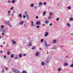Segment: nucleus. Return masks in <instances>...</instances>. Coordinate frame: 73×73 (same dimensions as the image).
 Here are the masks:
<instances>
[{"label":"nucleus","mask_w":73,"mask_h":73,"mask_svg":"<svg viewBox=\"0 0 73 73\" xmlns=\"http://www.w3.org/2000/svg\"><path fill=\"white\" fill-rule=\"evenodd\" d=\"M24 13L26 16L27 19H29V15H28V13H27V11H25V12Z\"/></svg>","instance_id":"nucleus-1"},{"label":"nucleus","mask_w":73,"mask_h":73,"mask_svg":"<svg viewBox=\"0 0 73 73\" xmlns=\"http://www.w3.org/2000/svg\"><path fill=\"white\" fill-rule=\"evenodd\" d=\"M13 70L14 72H15V73H19V71L18 70L15 69H13Z\"/></svg>","instance_id":"nucleus-2"},{"label":"nucleus","mask_w":73,"mask_h":73,"mask_svg":"<svg viewBox=\"0 0 73 73\" xmlns=\"http://www.w3.org/2000/svg\"><path fill=\"white\" fill-rule=\"evenodd\" d=\"M49 35V33L48 32H46L45 33V35H44V37H46L48 35Z\"/></svg>","instance_id":"nucleus-3"},{"label":"nucleus","mask_w":73,"mask_h":73,"mask_svg":"<svg viewBox=\"0 0 73 73\" xmlns=\"http://www.w3.org/2000/svg\"><path fill=\"white\" fill-rule=\"evenodd\" d=\"M19 24L20 25H23V24H24V21H21L19 23Z\"/></svg>","instance_id":"nucleus-4"},{"label":"nucleus","mask_w":73,"mask_h":73,"mask_svg":"<svg viewBox=\"0 0 73 73\" xmlns=\"http://www.w3.org/2000/svg\"><path fill=\"white\" fill-rule=\"evenodd\" d=\"M31 27H33L34 26V25H33V21H31Z\"/></svg>","instance_id":"nucleus-5"},{"label":"nucleus","mask_w":73,"mask_h":73,"mask_svg":"<svg viewBox=\"0 0 73 73\" xmlns=\"http://www.w3.org/2000/svg\"><path fill=\"white\" fill-rule=\"evenodd\" d=\"M64 66H67L68 65V64L67 63H64Z\"/></svg>","instance_id":"nucleus-6"},{"label":"nucleus","mask_w":73,"mask_h":73,"mask_svg":"<svg viewBox=\"0 0 73 73\" xmlns=\"http://www.w3.org/2000/svg\"><path fill=\"white\" fill-rule=\"evenodd\" d=\"M36 25H40V21H38L36 23Z\"/></svg>","instance_id":"nucleus-7"},{"label":"nucleus","mask_w":73,"mask_h":73,"mask_svg":"<svg viewBox=\"0 0 73 73\" xmlns=\"http://www.w3.org/2000/svg\"><path fill=\"white\" fill-rule=\"evenodd\" d=\"M12 42H13V44H16V41H14V40H12Z\"/></svg>","instance_id":"nucleus-8"},{"label":"nucleus","mask_w":73,"mask_h":73,"mask_svg":"<svg viewBox=\"0 0 73 73\" xmlns=\"http://www.w3.org/2000/svg\"><path fill=\"white\" fill-rule=\"evenodd\" d=\"M41 65H42V66H44L45 65V63H44V62H42L41 63Z\"/></svg>","instance_id":"nucleus-9"},{"label":"nucleus","mask_w":73,"mask_h":73,"mask_svg":"<svg viewBox=\"0 0 73 73\" xmlns=\"http://www.w3.org/2000/svg\"><path fill=\"white\" fill-rule=\"evenodd\" d=\"M58 72H60L61 70V68H58Z\"/></svg>","instance_id":"nucleus-10"},{"label":"nucleus","mask_w":73,"mask_h":73,"mask_svg":"<svg viewBox=\"0 0 73 73\" xmlns=\"http://www.w3.org/2000/svg\"><path fill=\"white\" fill-rule=\"evenodd\" d=\"M53 15V13L51 12L50 13V17H51L52 16V15Z\"/></svg>","instance_id":"nucleus-11"},{"label":"nucleus","mask_w":73,"mask_h":73,"mask_svg":"<svg viewBox=\"0 0 73 73\" xmlns=\"http://www.w3.org/2000/svg\"><path fill=\"white\" fill-rule=\"evenodd\" d=\"M42 2H39V5H42Z\"/></svg>","instance_id":"nucleus-12"},{"label":"nucleus","mask_w":73,"mask_h":73,"mask_svg":"<svg viewBox=\"0 0 73 73\" xmlns=\"http://www.w3.org/2000/svg\"><path fill=\"white\" fill-rule=\"evenodd\" d=\"M67 25L68 26V27H70V24H69V23H67Z\"/></svg>","instance_id":"nucleus-13"},{"label":"nucleus","mask_w":73,"mask_h":73,"mask_svg":"<svg viewBox=\"0 0 73 73\" xmlns=\"http://www.w3.org/2000/svg\"><path fill=\"white\" fill-rule=\"evenodd\" d=\"M28 46H32V44L31 43H29L28 44Z\"/></svg>","instance_id":"nucleus-14"},{"label":"nucleus","mask_w":73,"mask_h":73,"mask_svg":"<svg viewBox=\"0 0 73 73\" xmlns=\"http://www.w3.org/2000/svg\"><path fill=\"white\" fill-rule=\"evenodd\" d=\"M30 6H31V7H33L34 6V4H32L30 5Z\"/></svg>","instance_id":"nucleus-15"},{"label":"nucleus","mask_w":73,"mask_h":73,"mask_svg":"<svg viewBox=\"0 0 73 73\" xmlns=\"http://www.w3.org/2000/svg\"><path fill=\"white\" fill-rule=\"evenodd\" d=\"M57 41L56 40H53V43H56Z\"/></svg>","instance_id":"nucleus-16"},{"label":"nucleus","mask_w":73,"mask_h":73,"mask_svg":"<svg viewBox=\"0 0 73 73\" xmlns=\"http://www.w3.org/2000/svg\"><path fill=\"white\" fill-rule=\"evenodd\" d=\"M35 49V46H34L32 48V50H33Z\"/></svg>","instance_id":"nucleus-17"},{"label":"nucleus","mask_w":73,"mask_h":73,"mask_svg":"<svg viewBox=\"0 0 73 73\" xmlns=\"http://www.w3.org/2000/svg\"><path fill=\"white\" fill-rule=\"evenodd\" d=\"M13 57H14L13 54H12L11 55V58H13Z\"/></svg>","instance_id":"nucleus-18"},{"label":"nucleus","mask_w":73,"mask_h":73,"mask_svg":"<svg viewBox=\"0 0 73 73\" xmlns=\"http://www.w3.org/2000/svg\"><path fill=\"white\" fill-rule=\"evenodd\" d=\"M7 55H9L10 54V52L9 51H8L7 52Z\"/></svg>","instance_id":"nucleus-19"},{"label":"nucleus","mask_w":73,"mask_h":73,"mask_svg":"<svg viewBox=\"0 0 73 73\" xmlns=\"http://www.w3.org/2000/svg\"><path fill=\"white\" fill-rule=\"evenodd\" d=\"M44 22L45 23H46V24H48V23L49 22V21H45Z\"/></svg>","instance_id":"nucleus-20"},{"label":"nucleus","mask_w":73,"mask_h":73,"mask_svg":"<svg viewBox=\"0 0 73 73\" xmlns=\"http://www.w3.org/2000/svg\"><path fill=\"white\" fill-rule=\"evenodd\" d=\"M22 73H27V72L25 71H23L22 72Z\"/></svg>","instance_id":"nucleus-21"},{"label":"nucleus","mask_w":73,"mask_h":73,"mask_svg":"<svg viewBox=\"0 0 73 73\" xmlns=\"http://www.w3.org/2000/svg\"><path fill=\"white\" fill-rule=\"evenodd\" d=\"M8 25H9V27H12V25H10V23H8Z\"/></svg>","instance_id":"nucleus-22"},{"label":"nucleus","mask_w":73,"mask_h":73,"mask_svg":"<svg viewBox=\"0 0 73 73\" xmlns=\"http://www.w3.org/2000/svg\"><path fill=\"white\" fill-rule=\"evenodd\" d=\"M45 45L47 47L48 46V44H47V43H46V42H45Z\"/></svg>","instance_id":"nucleus-23"},{"label":"nucleus","mask_w":73,"mask_h":73,"mask_svg":"<svg viewBox=\"0 0 73 73\" xmlns=\"http://www.w3.org/2000/svg\"><path fill=\"white\" fill-rule=\"evenodd\" d=\"M70 21H73V18H70Z\"/></svg>","instance_id":"nucleus-24"},{"label":"nucleus","mask_w":73,"mask_h":73,"mask_svg":"<svg viewBox=\"0 0 73 73\" xmlns=\"http://www.w3.org/2000/svg\"><path fill=\"white\" fill-rule=\"evenodd\" d=\"M36 56H38V52H37L36 54Z\"/></svg>","instance_id":"nucleus-25"},{"label":"nucleus","mask_w":73,"mask_h":73,"mask_svg":"<svg viewBox=\"0 0 73 73\" xmlns=\"http://www.w3.org/2000/svg\"><path fill=\"white\" fill-rule=\"evenodd\" d=\"M13 8H14V7H11L10 9L11 11H12V10H13Z\"/></svg>","instance_id":"nucleus-26"},{"label":"nucleus","mask_w":73,"mask_h":73,"mask_svg":"<svg viewBox=\"0 0 73 73\" xmlns=\"http://www.w3.org/2000/svg\"><path fill=\"white\" fill-rule=\"evenodd\" d=\"M19 17H20L21 18L22 17V16L21 15V14H19Z\"/></svg>","instance_id":"nucleus-27"},{"label":"nucleus","mask_w":73,"mask_h":73,"mask_svg":"<svg viewBox=\"0 0 73 73\" xmlns=\"http://www.w3.org/2000/svg\"><path fill=\"white\" fill-rule=\"evenodd\" d=\"M67 8L68 9H71V7H70V6H69Z\"/></svg>","instance_id":"nucleus-28"},{"label":"nucleus","mask_w":73,"mask_h":73,"mask_svg":"<svg viewBox=\"0 0 73 73\" xmlns=\"http://www.w3.org/2000/svg\"><path fill=\"white\" fill-rule=\"evenodd\" d=\"M45 13H46V12L45 11H44L43 13V15H45Z\"/></svg>","instance_id":"nucleus-29"},{"label":"nucleus","mask_w":73,"mask_h":73,"mask_svg":"<svg viewBox=\"0 0 73 73\" xmlns=\"http://www.w3.org/2000/svg\"><path fill=\"white\" fill-rule=\"evenodd\" d=\"M19 57H21L22 56V55L21 54H20L19 55Z\"/></svg>","instance_id":"nucleus-30"},{"label":"nucleus","mask_w":73,"mask_h":73,"mask_svg":"<svg viewBox=\"0 0 73 73\" xmlns=\"http://www.w3.org/2000/svg\"><path fill=\"white\" fill-rule=\"evenodd\" d=\"M15 0L12 1V3H15Z\"/></svg>","instance_id":"nucleus-31"},{"label":"nucleus","mask_w":73,"mask_h":73,"mask_svg":"<svg viewBox=\"0 0 73 73\" xmlns=\"http://www.w3.org/2000/svg\"><path fill=\"white\" fill-rule=\"evenodd\" d=\"M40 41L41 42H43V41H44V40H43V39H41V40Z\"/></svg>","instance_id":"nucleus-32"},{"label":"nucleus","mask_w":73,"mask_h":73,"mask_svg":"<svg viewBox=\"0 0 73 73\" xmlns=\"http://www.w3.org/2000/svg\"><path fill=\"white\" fill-rule=\"evenodd\" d=\"M51 17H49L48 18V20H50L51 19Z\"/></svg>","instance_id":"nucleus-33"},{"label":"nucleus","mask_w":73,"mask_h":73,"mask_svg":"<svg viewBox=\"0 0 73 73\" xmlns=\"http://www.w3.org/2000/svg\"><path fill=\"white\" fill-rule=\"evenodd\" d=\"M36 28H40V26H39L38 25L37 26Z\"/></svg>","instance_id":"nucleus-34"},{"label":"nucleus","mask_w":73,"mask_h":73,"mask_svg":"<svg viewBox=\"0 0 73 73\" xmlns=\"http://www.w3.org/2000/svg\"><path fill=\"white\" fill-rule=\"evenodd\" d=\"M4 68H5V69L6 70H7V69H8V68H6V67L5 66L4 67Z\"/></svg>","instance_id":"nucleus-35"},{"label":"nucleus","mask_w":73,"mask_h":73,"mask_svg":"<svg viewBox=\"0 0 73 73\" xmlns=\"http://www.w3.org/2000/svg\"><path fill=\"white\" fill-rule=\"evenodd\" d=\"M71 67H73V61L72 62V64L71 66Z\"/></svg>","instance_id":"nucleus-36"},{"label":"nucleus","mask_w":73,"mask_h":73,"mask_svg":"<svg viewBox=\"0 0 73 73\" xmlns=\"http://www.w3.org/2000/svg\"><path fill=\"white\" fill-rule=\"evenodd\" d=\"M1 28H4V25H2L1 26Z\"/></svg>","instance_id":"nucleus-37"},{"label":"nucleus","mask_w":73,"mask_h":73,"mask_svg":"<svg viewBox=\"0 0 73 73\" xmlns=\"http://www.w3.org/2000/svg\"><path fill=\"white\" fill-rule=\"evenodd\" d=\"M2 73H4V70H3L2 71Z\"/></svg>","instance_id":"nucleus-38"},{"label":"nucleus","mask_w":73,"mask_h":73,"mask_svg":"<svg viewBox=\"0 0 73 73\" xmlns=\"http://www.w3.org/2000/svg\"><path fill=\"white\" fill-rule=\"evenodd\" d=\"M46 2H44V5H46Z\"/></svg>","instance_id":"nucleus-39"},{"label":"nucleus","mask_w":73,"mask_h":73,"mask_svg":"<svg viewBox=\"0 0 73 73\" xmlns=\"http://www.w3.org/2000/svg\"><path fill=\"white\" fill-rule=\"evenodd\" d=\"M50 26H52V23H50Z\"/></svg>","instance_id":"nucleus-40"},{"label":"nucleus","mask_w":73,"mask_h":73,"mask_svg":"<svg viewBox=\"0 0 73 73\" xmlns=\"http://www.w3.org/2000/svg\"><path fill=\"white\" fill-rule=\"evenodd\" d=\"M23 17L24 18H25V15H23Z\"/></svg>","instance_id":"nucleus-41"},{"label":"nucleus","mask_w":73,"mask_h":73,"mask_svg":"<svg viewBox=\"0 0 73 73\" xmlns=\"http://www.w3.org/2000/svg\"><path fill=\"white\" fill-rule=\"evenodd\" d=\"M59 19V18H58L56 19V21H58V19Z\"/></svg>","instance_id":"nucleus-42"},{"label":"nucleus","mask_w":73,"mask_h":73,"mask_svg":"<svg viewBox=\"0 0 73 73\" xmlns=\"http://www.w3.org/2000/svg\"><path fill=\"white\" fill-rule=\"evenodd\" d=\"M8 3H11V1H9Z\"/></svg>","instance_id":"nucleus-43"},{"label":"nucleus","mask_w":73,"mask_h":73,"mask_svg":"<svg viewBox=\"0 0 73 73\" xmlns=\"http://www.w3.org/2000/svg\"><path fill=\"white\" fill-rule=\"evenodd\" d=\"M4 57L5 58H6V56H5V55H4Z\"/></svg>","instance_id":"nucleus-44"},{"label":"nucleus","mask_w":73,"mask_h":73,"mask_svg":"<svg viewBox=\"0 0 73 73\" xmlns=\"http://www.w3.org/2000/svg\"><path fill=\"white\" fill-rule=\"evenodd\" d=\"M35 9H36V8H37V7L35 6Z\"/></svg>","instance_id":"nucleus-45"},{"label":"nucleus","mask_w":73,"mask_h":73,"mask_svg":"<svg viewBox=\"0 0 73 73\" xmlns=\"http://www.w3.org/2000/svg\"><path fill=\"white\" fill-rule=\"evenodd\" d=\"M15 59H17V58H18V57H15Z\"/></svg>","instance_id":"nucleus-46"},{"label":"nucleus","mask_w":73,"mask_h":73,"mask_svg":"<svg viewBox=\"0 0 73 73\" xmlns=\"http://www.w3.org/2000/svg\"><path fill=\"white\" fill-rule=\"evenodd\" d=\"M27 25L25 24L24 25V27H26V26Z\"/></svg>","instance_id":"nucleus-47"},{"label":"nucleus","mask_w":73,"mask_h":73,"mask_svg":"<svg viewBox=\"0 0 73 73\" xmlns=\"http://www.w3.org/2000/svg\"><path fill=\"white\" fill-rule=\"evenodd\" d=\"M4 33H2V35H4Z\"/></svg>","instance_id":"nucleus-48"},{"label":"nucleus","mask_w":73,"mask_h":73,"mask_svg":"<svg viewBox=\"0 0 73 73\" xmlns=\"http://www.w3.org/2000/svg\"><path fill=\"white\" fill-rule=\"evenodd\" d=\"M11 13V11H8V13Z\"/></svg>","instance_id":"nucleus-49"},{"label":"nucleus","mask_w":73,"mask_h":73,"mask_svg":"<svg viewBox=\"0 0 73 73\" xmlns=\"http://www.w3.org/2000/svg\"><path fill=\"white\" fill-rule=\"evenodd\" d=\"M38 16H36V19H38Z\"/></svg>","instance_id":"nucleus-50"},{"label":"nucleus","mask_w":73,"mask_h":73,"mask_svg":"<svg viewBox=\"0 0 73 73\" xmlns=\"http://www.w3.org/2000/svg\"><path fill=\"white\" fill-rule=\"evenodd\" d=\"M26 54H23V56H26Z\"/></svg>","instance_id":"nucleus-51"},{"label":"nucleus","mask_w":73,"mask_h":73,"mask_svg":"<svg viewBox=\"0 0 73 73\" xmlns=\"http://www.w3.org/2000/svg\"><path fill=\"white\" fill-rule=\"evenodd\" d=\"M1 48H2V47H3V45H1Z\"/></svg>","instance_id":"nucleus-52"},{"label":"nucleus","mask_w":73,"mask_h":73,"mask_svg":"<svg viewBox=\"0 0 73 73\" xmlns=\"http://www.w3.org/2000/svg\"><path fill=\"white\" fill-rule=\"evenodd\" d=\"M42 25H43V26H45V24H43Z\"/></svg>","instance_id":"nucleus-53"},{"label":"nucleus","mask_w":73,"mask_h":73,"mask_svg":"<svg viewBox=\"0 0 73 73\" xmlns=\"http://www.w3.org/2000/svg\"><path fill=\"white\" fill-rule=\"evenodd\" d=\"M0 53H3V51H1Z\"/></svg>","instance_id":"nucleus-54"},{"label":"nucleus","mask_w":73,"mask_h":73,"mask_svg":"<svg viewBox=\"0 0 73 73\" xmlns=\"http://www.w3.org/2000/svg\"><path fill=\"white\" fill-rule=\"evenodd\" d=\"M15 11H13V13H15Z\"/></svg>","instance_id":"nucleus-55"},{"label":"nucleus","mask_w":73,"mask_h":73,"mask_svg":"<svg viewBox=\"0 0 73 73\" xmlns=\"http://www.w3.org/2000/svg\"><path fill=\"white\" fill-rule=\"evenodd\" d=\"M3 44H5V42H3Z\"/></svg>","instance_id":"nucleus-56"},{"label":"nucleus","mask_w":73,"mask_h":73,"mask_svg":"<svg viewBox=\"0 0 73 73\" xmlns=\"http://www.w3.org/2000/svg\"><path fill=\"white\" fill-rule=\"evenodd\" d=\"M72 35H73V33L71 34Z\"/></svg>","instance_id":"nucleus-57"},{"label":"nucleus","mask_w":73,"mask_h":73,"mask_svg":"<svg viewBox=\"0 0 73 73\" xmlns=\"http://www.w3.org/2000/svg\"><path fill=\"white\" fill-rule=\"evenodd\" d=\"M61 47H63V46H61Z\"/></svg>","instance_id":"nucleus-58"},{"label":"nucleus","mask_w":73,"mask_h":73,"mask_svg":"<svg viewBox=\"0 0 73 73\" xmlns=\"http://www.w3.org/2000/svg\"><path fill=\"white\" fill-rule=\"evenodd\" d=\"M1 38V36H0V38Z\"/></svg>","instance_id":"nucleus-59"},{"label":"nucleus","mask_w":73,"mask_h":73,"mask_svg":"<svg viewBox=\"0 0 73 73\" xmlns=\"http://www.w3.org/2000/svg\"><path fill=\"white\" fill-rule=\"evenodd\" d=\"M66 57H68V56H66Z\"/></svg>","instance_id":"nucleus-60"}]
</instances>
